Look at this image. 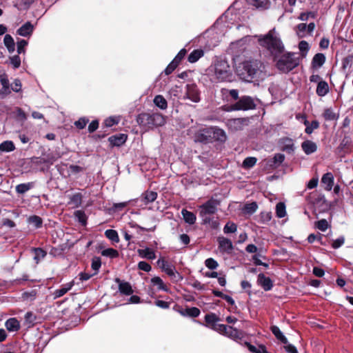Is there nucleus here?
Wrapping results in <instances>:
<instances>
[{
  "instance_id": "obj_52",
  "label": "nucleus",
  "mask_w": 353,
  "mask_h": 353,
  "mask_svg": "<svg viewBox=\"0 0 353 353\" xmlns=\"http://www.w3.org/2000/svg\"><path fill=\"white\" fill-rule=\"evenodd\" d=\"M28 45V41L24 39H21L17 41V52L22 54L25 52V48Z\"/></svg>"
},
{
  "instance_id": "obj_7",
  "label": "nucleus",
  "mask_w": 353,
  "mask_h": 353,
  "mask_svg": "<svg viewBox=\"0 0 353 353\" xmlns=\"http://www.w3.org/2000/svg\"><path fill=\"white\" fill-rule=\"evenodd\" d=\"M255 108V103L252 98L248 96H244L240 98V99L232 105L228 110H252Z\"/></svg>"
},
{
  "instance_id": "obj_44",
  "label": "nucleus",
  "mask_w": 353,
  "mask_h": 353,
  "mask_svg": "<svg viewBox=\"0 0 353 353\" xmlns=\"http://www.w3.org/2000/svg\"><path fill=\"white\" fill-rule=\"evenodd\" d=\"M309 48H310L309 44L305 41H301L299 44V50L301 53V56L303 57H306L307 53L309 50Z\"/></svg>"
},
{
  "instance_id": "obj_63",
  "label": "nucleus",
  "mask_w": 353,
  "mask_h": 353,
  "mask_svg": "<svg viewBox=\"0 0 353 353\" xmlns=\"http://www.w3.org/2000/svg\"><path fill=\"white\" fill-rule=\"evenodd\" d=\"M88 122V119L84 118L79 119L78 121H75L74 125L79 129H83L86 125Z\"/></svg>"
},
{
  "instance_id": "obj_2",
  "label": "nucleus",
  "mask_w": 353,
  "mask_h": 353,
  "mask_svg": "<svg viewBox=\"0 0 353 353\" xmlns=\"http://www.w3.org/2000/svg\"><path fill=\"white\" fill-rule=\"evenodd\" d=\"M208 74L211 79L216 82L230 80L232 71L228 62L222 58H216L208 68Z\"/></svg>"
},
{
  "instance_id": "obj_10",
  "label": "nucleus",
  "mask_w": 353,
  "mask_h": 353,
  "mask_svg": "<svg viewBox=\"0 0 353 353\" xmlns=\"http://www.w3.org/2000/svg\"><path fill=\"white\" fill-rule=\"evenodd\" d=\"M186 96L193 102L197 103L200 101L199 90L195 85H187Z\"/></svg>"
},
{
  "instance_id": "obj_40",
  "label": "nucleus",
  "mask_w": 353,
  "mask_h": 353,
  "mask_svg": "<svg viewBox=\"0 0 353 353\" xmlns=\"http://www.w3.org/2000/svg\"><path fill=\"white\" fill-rule=\"evenodd\" d=\"M282 148L283 150L287 152H292L294 150V143L292 139H282Z\"/></svg>"
},
{
  "instance_id": "obj_33",
  "label": "nucleus",
  "mask_w": 353,
  "mask_h": 353,
  "mask_svg": "<svg viewBox=\"0 0 353 353\" xmlns=\"http://www.w3.org/2000/svg\"><path fill=\"white\" fill-rule=\"evenodd\" d=\"M248 3L256 8L266 9L269 6L268 0H248Z\"/></svg>"
},
{
  "instance_id": "obj_30",
  "label": "nucleus",
  "mask_w": 353,
  "mask_h": 353,
  "mask_svg": "<svg viewBox=\"0 0 353 353\" xmlns=\"http://www.w3.org/2000/svg\"><path fill=\"white\" fill-rule=\"evenodd\" d=\"M270 330L278 340L281 341L284 344L288 343V339L283 334L279 327L276 325H272L271 326Z\"/></svg>"
},
{
  "instance_id": "obj_29",
  "label": "nucleus",
  "mask_w": 353,
  "mask_h": 353,
  "mask_svg": "<svg viewBox=\"0 0 353 353\" xmlns=\"http://www.w3.org/2000/svg\"><path fill=\"white\" fill-rule=\"evenodd\" d=\"M181 214L186 223L190 225L194 224L195 223L196 218L193 212L188 211L185 209H183L181 211Z\"/></svg>"
},
{
  "instance_id": "obj_41",
  "label": "nucleus",
  "mask_w": 353,
  "mask_h": 353,
  "mask_svg": "<svg viewBox=\"0 0 353 353\" xmlns=\"http://www.w3.org/2000/svg\"><path fill=\"white\" fill-rule=\"evenodd\" d=\"M101 254L104 256L110 257L112 259L117 258L119 256V252L117 250L113 248L105 249L101 252Z\"/></svg>"
},
{
  "instance_id": "obj_64",
  "label": "nucleus",
  "mask_w": 353,
  "mask_h": 353,
  "mask_svg": "<svg viewBox=\"0 0 353 353\" xmlns=\"http://www.w3.org/2000/svg\"><path fill=\"white\" fill-rule=\"evenodd\" d=\"M284 348L288 353H298L296 347L292 344H289L288 342L285 344Z\"/></svg>"
},
{
  "instance_id": "obj_25",
  "label": "nucleus",
  "mask_w": 353,
  "mask_h": 353,
  "mask_svg": "<svg viewBox=\"0 0 353 353\" xmlns=\"http://www.w3.org/2000/svg\"><path fill=\"white\" fill-rule=\"evenodd\" d=\"M285 159V156L283 154H276L274 157L268 161V164L274 168L278 167Z\"/></svg>"
},
{
  "instance_id": "obj_9",
  "label": "nucleus",
  "mask_w": 353,
  "mask_h": 353,
  "mask_svg": "<svg viewBox=\"0 0 353 353\" xmlns=\"http://www.w3.org/2000/svg\"><path fill=\"white\" fill-rule=\"evenodd\" d=\"M210 128H203L198 130L195 134V141L199 142L211 141Z\"/></svg>"
},
{
  "instance_id": "obj_13",
  "label": "nucleus",
  "mask_w": 353,
  "mask_h": 353,
  "mask_svg": "<svg viewBox=\"0 0 353 353\" xmlns=\"http://www.w3.org/2000/svg\"><path fill=\"white\" fill-rule=\"evenodd\" d=\"M219 248L223 252H230L233 249L232 241L225 237H219L218 239Z\"/></svg>"
},
{
  "instance_id": "obj_19",
  "label": "nucleus",
  "mask_w": 353,
  "mask_h": 353,
  "mask_svg": "<svg viewBox=\"0 0 353 353\" xmlns=\"http://www.w3.org/2000/svg\"><path fill=\"white\" fill-rule=\"evenodd\" d=\"M5 326L9 332H17L20 329V323L16 318H10L6 321Z\"/></svg>"
},
{
  "instance_id": "obj_50",
  "label": "nucleus",
  "mask_w": 353,
  "mask_h": 353,
  "mask_svg": "<svg viewBox=\"0 0 353 353\" xmlns=\"http://www.w3.org/2000/svg\"><path fill=\"white\" fill-rule=\"evenodd\" d=\"M74 216L76 218H77L78 221L81 222L82 224L85 225L86 223V216L83 211L77 210L74 212Z\"/></svg>"
},
{
  "instance_id": "obj_4",
  "label": "nucleus",
  "mask_w": 353,
  "mask_h": 353,
  "mask_svg": "<svg viewBox=\"0 0 353 353\" xmlns=\"http://www.w3.org/2000/svg\"><path fill=\"white\" fill-rule=\"evenodd\" d=\"M258 41L261 46L266 48L274 57H277L284 50V46L274 29L269 31L267 34L260 37Z\"/></svg>"
},
{
  "instance_id": "obj_28",
  "label": "nucleus",
  "mask_w": 353,
  "mask_h": 353,
  "mask_svg": "<svg viewBox=\"0 0 353 353\" xmlns=\"http://www.w3.org/2000/svg\"><path fill=\"white\" fill-rule=\"evenodd\" d=\"M153 102L154 105L161 110H165L168 108V102L162 95H157L154 97Z\"/></svg>"
},
{
  "instance_id": "obj_55",
  "label": "nucleus",
  "mask_w": 353,
  "mask_h": 353,
  "mask_svg": "<svg viewBox=\"0 0 353 353\" xmlns=\"http://www.w3.org/2000/svg\"><path fill=\"white\" fill-rule=\"evenodd\" d=\"M316 227L320 230L324 232L328 228V223L325 219H321L316 223Z\"/></svg>"
},
{
  "instance_id": "obj_18",
  "label": "nucleus",
  "mask_w": 353,
  "mask_h": 353,
  "mask_svg": "<svg viewBox=\"0 0 353 353\" xmlns=\"http://www.w3.org/2000/svg\"><path fill=\"white\" fill-rule=\"evenodd\" d=\"M34 27L30 22H26L17 30V34L22 37H29L32 34Z\"/></svg>"
},
{
  "instance_id": "obj_56",
  "label": "nucleus",
  "mask_w": 353,
  "mask_h": 353,
  "mask_svg": "<svg viewBox=\"0 0 353 353\" xmlns=\"http://www.w3.org/2000/svg\"><path fill=\"white\" fill-rule=\"evenodd\" d=\"M205 320L207 323L212 324L213 325L216 324L215 323L217 321V317L214 314H209L205 315Z\"/></svg>"
},
{
  "instance_id": "obj_59",
  "label": "nucleus",
  "mask_w": 353,
  "mask_h": 353,
  "mask_svg": "<svg viewBox=\"0 0 353 353\" xmlns=\"http://www.w3.org/2000/svg\"><path fill=\"white\" fill-rule=\"evenodd\" d=\"M138 268L139 270H143L145 272H150L151 270L150 265L145 261H140L138 263Z\"/></svg>"
},
{
  "instance_id": "obj_37",
  "label": "nucleus",
  "mask_w": 353,
  "mask_h": 353,
  "mask_svg": "<svg viewBox=\"0 0 353 353\" xmlns=\"http://www.w3.org/2000/svg\"><path fill=\"white\" fill-rule=\"evenodd\" d=\"M228 327L230 330H226L225 331H224L223 334H224L228 337H230L232 339L240 338L241 334L238 330H236V328H234L232 326H228Z\"/></svg>"
},
{
  "instance_id": "obj_51",
  "label": "nucleus",
  "mask_w": 353,
  "mask_h": 353,
  "mask_svg": "<svg viewBox=\"0 0 353 353\" xmlns=\"http://www.w3.org/2000/svg\"><path fill=\"white\" fill-rule=\"evenodd\" d=\"M205 265L210 270H214L218 267V263L212 258L207 259L205 261Z\"/></svg>"
},
{
  "instance_id": "obj_1",
  "label": "nucleus",
  "mask_w": 353,
  "mask_h": 353,
  "mask_svg": "<svg viewBox=\"0 0 353 353\" xmlns=\"http://www.w3.org/2000/svg\"><path fill=\"white\" fill-rule=\"evenodd\" d=\"M238 75L245 81L263 80L267 76L265 65L259 60L245 61L239 64Z\"/></svg>"
},
{
  "instance_id": "obj_60",
  "label": "nucleus",
  "mask_w": 353,
  "mask_h": 353,
  "mask_svg": "<svg viewBox=\"0 0 353 353\" xmlns=\"http://www.w3.org/2000/svg\"><path fill=\"white\" fill-rule=\"evenodd\" d=\"M257 208H258V206L256 203H251L247 204L245 206V210L248 213L252 214L256 210Z\"/></svg>"
},
{
  "instance_id": "obj_42",
  "label": "nucleus",
  "mask_w": 353,
  "mask_h": 353,
  "mask_svg": "<svg viewBox=\"0 0 353 353\" xmlns=\"http://www.w3.org/2000/svg\"><path fill=\"white\" fill-rule=\"evenodd\" d=\"M305 125H306L305 132L309 134L312 133L314 130L317 129L319 126V122L316 121H313L311 123H309L307 121H305Z\"/></svg>"
},
{
  "instance_id": "obj_58",
  "label": "nucleus",
  "mask_w": 353,
  "mask_h": 353,
  "mask_svg": "<svg viewBox=\"0 0 353 353\" xmlns=\"http://www.w3.org/2000/svg\"><path fill=\"white\" fill-rule=\"evenodd\" d=\"M213 329L222 334L226 330H230L228 325L223 324H214L213 325Z\"/></svg>"
},
{
  "instance_id": "obj_47",
  "label": "nucleus",
  "mask_w": 353,
  "mask_h": 353,
  "mask_svg": "<svg viewBox=\"0 0 353 353\" xmlns=\"http://www.w3.org/2000/svg\"><path fill=\"white\" fill-rule=\"evenodd\" d=\"M236 230V225L232 222H228L223 228V232L225 234L234 233Z\"/></svg>"
},
{
  "instance_id": "obj_16",
  "label": "nucleus",
  "mask_w": 353,
  "mask_h": 353,
  "mask_svg": "<svg viewBox=\"0 0 353 353\" xmlns=\"http://www.w3.org/2000/svg\"><path fill=\"white\" fill-rule=\"evenodd\" d=\"M127 140V136L124 134L114 135L109 137L108 141L113 146H120Z\"/></svg>"
},
{
  "instance_id": "obj_45",
  "label": "nucleus",
  "mask_w": 353,
  "mask_h": 353,
  "mask_svg": "<svg viewBox=\"0 0 353 353\" xmlns=\"http://www.w3.org/2000/svg\"><path fill=\"white\" fill-rule=\"evenodd\" d=\"M28 222L37 228H40L42 225V219L38 216H30L28 219Z\"/></svg>"
},
{
  "instance_id": "obj_46",
  "label": "nucleus",
  "mask_w": 353,
  "mask_h": 353,
  "mask_svg": "<svg viewBox=\"0 0 353 353\" xmlns=\"http://www.w3.org/2000/svg\"><path fill=\"white\" fill-rule=\"evenodd\" d=\"M256 161L257 159L255 157H247L243 162V166L245 168H250L256 164Z\"/></svg>"
},
{
  "instance_id": "obj_54",
  "label": "nucleus",
  "mask_w": 353,
  "mask_h": 353,
  "mask_svg": "<svg viewBox=\"0 0 353 353\" xmlns=\"http://www.w3.org/2000/svg\"><path fill=\"white\" fill-rule=\"evenodd\" d=\"M185 312L188 316L192 317H196L200 314V310L197 307H194L186 309Z\"/></svg>"
},
{
  "instance_id": "obj_21",
  "label": "nucleus",
  "mask_w": 353,
  "mask_h": 353,
  "mask_svg": "<svg viewBox=\"0 0 353 353\" xmlns=\"http://www.w3.org/2000/svg\"><path fill=\"white\" fill-rule=\"evenodd\" d=\"M325 62V57L322 53L316 54L312 61V66L314 68H321Z\"/></svg>"
},
{
  "instance_id": "obj_20",
  "label": "nucleus",
  "mask_w": 353,
  "mask_h": 353,
  "mask_svg": "<svg viewBox=\"0 0 353 353\" xmlns=\"http://www.w3.org/2000/svg\"><path fill=\"white\" fill-rule=\"evenodd\" d=\"M321 182L325 185V190L330 191L334 184V176L330 172H327L322 176Z\"/></svg>"
},
{
  "instance_id": "obj_22",
  "label": "nucleus",
  "mask_w": 353,
  "mask_h": 353,
  "mask_svg": "<svg viewBox=\"0 0 353 353\" xmlns=\"http://www.w3.org/2000/svg\"><path fill=\"white\" fill-rule=\"evenodd\" d=\"M316 92L319 97H324L329 92V85L325 81H320L318 83Z\"/></svg>"
},
{
  "instance_id": "obj_43",
  "label": "nucleus",
  "mask_w": 353,
  "mask_h": 353,
  "mask_svg": "<svg viewBox=\"0 0 353 353\" xmlns=\"http://www.w3.org/2000/svg\"><path fill=\"white\" fill-rule=\"evenodd\" d=\"M82 196L79 193H77L70 197V203L74 207H79L81 204Z\"/></svg>"
},
{
  "instance_id": "obj_36",
  "label": "nucleus",
  "mask_w": 353,
  "mask_h": 353,
  "mask_svg": "<svg viewBox=\"0 0 353 353\" xmlns=\"http://www.w3.org/2000/svg\"><path fill=\"white\" fill-rule=\"evenodd\" d=\"M14 149V145L11 141H5L0 144V150L2 152H12Z\"/></svg>"
},
{
  "instance_id": "obj_5",
  "label": "nucleus",
  "mask_w": 353,
  "mask_h": 353,
  "mask_svg": "<svg viewBox=\"0 0 353 353\" xmlns=\"http://www.w3.org/2000/svg\"><path fill=\"white\" fill-rule=\"evenodd\" d=\"M140 125L149 128L162 126L165 123V117L160 113H141L139 114L137 119Z\"/></svg>"
},
{
  "instance_id": "obj_32",
  "label": "nucleus",
  "mask_w": 353,
  "mask_h": 353,
  "mask_svg": "<svg viewBox=\"0 0 353 353\" xmlns=\"http://www.w3.org/2000/svg\"><path fill=\"white\" fill-rule=\"evenodd\" d=\"M204 54L202 50H194L188 56V61L190 63L196 62Z\"/></svg>"
},
{
  "instance_id": "obj_38",
  "label": "nucleus",
  "mask_w": 353,
  "mask_h": 353,
  "mask_svg": "<svg viewBox=\"0 0 353 353\" xmlns=\"http://www.w3.org/2000/svg\"><path fill=\"white\" fill-rule=\"evenodd\" d=\"M105 235L108 239H109L110 240L114 243H118L119 241V235L116 230L110 229L107 230L105 232Z\"/></svg>"
},
{
  "instance_id": "obj_3",
  "label": "nucleus",
  "mask_w": 353,
  "mask_h": 353,
  "mask_svg": "<svg viewBox=\"0 0 353 353\" xmlns=\"http://www.w3.org/2000/svg\"><path fill=\"white\" fill-rule=\"evenodd\" d=\"M219 205V201L212 198L199 207V216L203 224H208L213 229L219 228V222L218 219L210 216L214 215L217 212Z\"/></svg>"
},
{
  "instance_id": "obj_49",
  "label": "nucleus",
  "mask_w": 353,
  "mask_h": 353,
  "mask_svg": "<svg viewBox=\"0 0 353 353\" xmlns=\"http://www.w3.org/2000/svg\"><path fill=\"white\" fill-rule=\"evenodd\" d=\"M323 117L325 119L328 121H332L336 119L337 117L333 110L330 108L325 110L323 112Z\"/></svg>"
},
{
  "instance_id": "obj_39",
  "label": "nucleus",
  "mask_w": 353,
  "mask_h": 353,
  "mask_svg": "<svg viewBox=\"0 0 353 353\" xmlns=\"http://www.w3.org/2000/svg\"><path fill=\"white\" fill-rule=\"evenodd\" d=\"M276 214L279 218H283L286 215L285 205L283 203L279 202L276 204Z\"/></svg>"
},
{
  "instance_id": "obj_6",
  "label": "nucleus",
  "mask_w": 353,
  "mask_h": 353,
  "mask_svg": "<svg viewBox=\"0 0 353 353\" xmlns=\"http://www.w3.org/2000/svg\"><path fill=\"white\" fill-rule=\"evenodd\" d=\"M299 63V58L294 52H287L280 57L276 62L277 68L282 72H288Z\"/></svg>"
},
{
  "instance_id": "obj_62",
  "label": "nucleus",
  "mask_w": 353,
  "mask_h": 353,
  "mask_svg": "<svg viewBox=\"0 0 353 353\" xmlns=\"http://www.w3.org/2000/svg\"><path fill=\"white\" fill-rule=\"evenodd\" d=\"M179 64H177L176 63V61H172L168 66L167 68H165V73L166 74H171L174 70V69L177 67Z\"/></svg>"
},
{
  "instance_id": "obj_11",
  "label": "nucleus",
  "mask_w": 353,
  "mask_h": 353,
  "mask_svg": "<svg viewBox=\"0 0 353 353\" xmlns=\"http://www.w3.org/2000/svg\"><path fill=\"white\" fill-rule=\"evenodd\" d=\"M210 131L212 132L211 141H221V142L225 141V140L227 139V136L223 130L216 128V127H211Z\"/></svg>"
},
{
  "instance_id": "obj_61",
  "label": "nucleus",
  "mask_w": 353,
  "mask_h": 353,
  "mask_svg": "<svg viewBox=\"0 0 353 353\" xmlns=\"http://www.w3.org/2000/svg\"><path fill=\"white\" fill-rule=\"evenodd\" d=\"M345 242V238L343 236H341L337 239L334 240L332 244V246L334 249H337L340 248Z\"/></svg>"
},
{
  "instance_id": "obj_23",
  "label": "nucleus",
  "mask_w": 353,
  "mask_h": 353,
  "mask_svg": "<svg viewBox=\"0 0 353 353\" xmlns=\"http://www.w3.org/2000/svg\"><path fill=\"white\" fill-rule=\"evenodd\" d=\"M73 282L68 283L62 285L59 289L54 292V298H59L66 294L73 286Z\"/></svg>"
},
{
  "instance_id": "obj_14",
  "label": "nucleus",
  "mask_w": 353,
  "mask_h": 353,
  "mask_svg": "<svg viewBox=\"0 0 353 353\" xmlns=\"http://www.w3.org/2000/svg\"><path fill=\"white\" fill-rule=\"evenodd\" d=\"M259 284L265 290H270L272 288V282L269 277H266L263 274H259L258 276Z\"/></svg>"
},
{
  "instance_id": "obj_48",
  "label": "nucleus",
  "mask_w": 353,
  "mask_h": 353,
  "mask_svg": "<svg viewBox=\"0 0 353 353\" xmlns=\"http://www.w3.org/2000/svg\"><path fill=\"white\" fill-rule=\"evenodd\" d=\"M34 252L35 254L34 259L37 263L46 256V252L41 248H34Z\"/></svg>"
},
{
  "instance_id": "obj_53",
  "label": "nucleus",
  "mask_w": 353,
  "mask_h": 353,
  "mask_svg": "<svg viewBox=\"0 0 353 353\" xmlns=\"http://www.w3.org/2000/svg\"><path fill=\"white\" fill-rule=\"evenodd\" d=\"M101 263L99 258L95 257L92 259L91 266L92 268L95 271V272L93 274H96L97 273L99 269L101 267Z\"/></svg>"
},
{
  "instance_id": "obj_15",
  "label": "nucleus",
  "mask_w": 353,
  "mask_h": 353,
  "mask_svg": "<svg viewBox=\"0 0 353 353\" xmlns=\"http://www.w3.org/2000/svg\"><path fill=\"white\" fill-rule=\"evenodd\" d=\"M115 281L119 283V290L121 293L125 295H130L133 293V290L129 283L123 282L118 278L115 279Z\"/></svg>"
},
{
  "instance_id": "obj_57",
  "label": "nucleus",
  "mask_w": 353,
  "mask_h": 353,
  "mask_svg": "<svg viewBox=\"0 0 353 353\" xmlns=\"http://www.w3.org/2000/svg\"><path fill=\"white\" fill-rule=\"evenodd\" d=\"M10 63L14 68H18L21 65V59L18 55H14L10 57Z\"/></svg>"
},
{
  "instance_id": "obj_12",
  "label": "nucleus",
  "mask_w": 353,
  "mask_h": 353,
  "mask_svg": "<svg viewBox=\"0 0 353 353\" xmlns=\"http://www.w3.org/2000/svg\"><path fill=\"white\" fill-rule=\"evenodd\" d=\"M162 270L175 282L181 281L183 279V276L176 271L175 267L170 263Z\"/></svg>"
},
{
  "instance_id": "obj_34",
  "label": "nucleus",
  "mask_w": 353,
  "mask_h": 353,
  "mask_svg": "<svg viewBox=\"0 0 353 353\" xmlns=\"http://www.w3.org/2000/svg\"><path fill=\"white\" fill-rule=\"evenodd\" d=\"M151 283L153 285L157 286V289L159 290H163L165 292L168 290L163 280L159 276L153 277L151 279Z\"/></svg>"
},
{
  "instance_id": "obj_27",
  "label": "nucleus",
  "mask_w": 353,
  "mask_h": 353,
  "mask_svg": "<svg viewBox=\"0 0 353 353\" xmlns=\"http://www.w3.org/2000/svg\"><path fill=\"white\" fill-rule=\"evenodd\" d=\"M34 184L33 182H29L26 183H21L16 186V192L19 194H23L27 192L28 190L34 187Z\"/></svg>"
},
{
  "instance_id": "obj_31",
  "label": "nucleus",
  "mask_w": 353,
  "mask_h": 353,
  "mask_svg": "<svg viewBox=\"0 0 353 353\" xmlns=\"http://www.w3.org/2000/svg\"><path fill=\"white\" fill-rule=\"evenodd\" d=\"M157 197V193L154 191H146L143 194V201L144 204L153 202Z\"/></svg>"
},
{
  "instance_id": "obj_35",
  "label": "nucleus",
  "mask_w": 353,
  "mask_h": 353,
  "mask_svg": "<svg viewBox=\"0 0 353 353\" xmlns=\"http://www.w3.org/2000/svg\"><path fill=\"white\" fill-rule=\"evenodd\" d=\"M296 32L299 38L306 37L308 34L307 32V24L303 23H299L296 28Z\"/></svg>"
},
{
  "instance_id": "obj_17",
  "label": "nucleus",
  "mask_w": 353,
  "mask_h": 353,
  "mask_svg": "<svg viewBox=\"0 0 353 353\" xmlns=\"http://www.w3.org/2000/svg\"><path fill=\"white\" fill-rule=\"evenodd\" d=\"M301 148L306 154L314 153L317 150L316 144L310 140L303 141L301 144Z\"/></svg>"
},
{
  "instance_id": "obj_8",
  "label": "nucleus",
  "mask_w": 353,
  "mask_h": 353,
  "mask_svg": "<svg viewBox=\"0 0 353 353\" xmlns=\"http://www.w3.org/2000/svg\"><path fill=\"white\" fill-rule=\"evenodd\" d=\"M248 124V121L246 119L237 118L228 119L226 125L230 130L232 132H236L241 130L243 128Z\"/></svg>"
},
{
  "instance_id": "obj_24",
  "label": "nucleus",
  "mask_w": 353,
  "mask_h": 353,
  "mask_svg": "<svg viewBox=\"0 0 353 353\" xmlns=\"http://www.w3.org/2000/svg\"><path fill=\"white\" fill-rule=\"evenodd\" d=\"M139 255L142 257L150 260H153L156 258L154 252L150 248L139 249L138 250Z\"/></svg>"
},
{
  "instance_id": "obj_26",
  "label": "nucleus",
  "mask_w": 353,
  "mask_h": 353,
  "mask_svg": "<svg viewBox=\"0 0 353 353\" xmlns=\"http://www.w3.org/2000/svg\"><path fill=\"white\" fill-rule=\"evenodd\" d=\"M3 43L10 53L15 50V43L13 38L10 34H6L3 39Z\"/></svg>"
}]
</instances>
